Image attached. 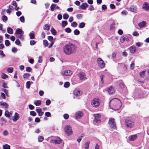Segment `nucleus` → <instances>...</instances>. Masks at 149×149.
Segmentation results:
<instances>
[{
  "instance_id": "obj_1",
  "label": "nucleus",
  "mask_w": 149,
  "mask_h": 149,
  "mask_svg": "<svg viewBox=\"0 0 149 149\" xmlns=\"http://www.w3.org/2000/svg\"><path fill=\"white\" fill-rule=\"evenodd\" d=\"M77 48V46L75 44L69 43L64 46L63 47V51L66 54L70 55L75 53Z\"/></svg>"
},
{
  "instance_id": "obj_2",
  "label": "nucleus",
  "mask_w": 149,
  "mask_h": 149,
  "mask_svg": "<svg viewBox=\"0 0 149 149\" xmlns=\"http://www.w3.org/2000/svg\"><path fill=\"white\" fill-rule=\"evenodd\" d=\"M122 105L120 101L117 98L111 100L109 102V106L112 109L116 110L120 108Z\"/></svg>"
},
{
  "instance_id": "obj_3",
  "label": "nucleus",
  "mask_w": 149,
  "mask_h": 149,
  "mask_svg": "<svg viewBox=\"0 0 149 149\" xmlns=\"http://www.w3.org/2000/svg\"><path fill=\"white\" fill-rule=\"evenodd\" d=\"M64 130L65 134L67 136H70L73 134L72 127L70 125L66 126L64 128Z\"/></svg>"
},
{
  "instance_id": "obj_4",
  "label": "nucleus",
  "mask_w": 149,
  "mask_h": 149,
  "mask_svg": "<svg viewBox=\"0 0 149 149\" xmlns=\"http://www.w3.org/2000/svg\"><path fill=\"white\" fill-rule=\"evenodd\" d=\"M100 104V101L98 98H94L93 99L91 102V105L95 107H97Z\"/></svg>"
},
{
  "instance_id": "obj_5",
  "label": "nucleus",
  "mask_w": 149,
  "mask_h": 149,
  "mask_svg": "<svg viewBox=\"0 0 149 149\" xmlns=\"http://www.w3.org/2000/svg\"><path fill=\"white\" fill-rule=\"evenodd\" d=\"M125 124L127 127L131 128L134 126V123L132 121L127 119L125 120Z\"/></svg>"
},
{
  "instance_id": "obj_6",
  "label": "nucleus",
  "mask_w": 149,
  "mask_h": 149,
  "mask_svg": "<svg viewBox=\"0 0 149 149\" xmlns=\"http://www.w3.org/2000/svg\"><path fill=\"white\" fill-rule=\"evenodd\" d=\"M50 142L52 143L58 144L62 142V140L58 137H55L54 138L51 140Z\"/></svg>"
},
{
  "instance_id": "obj_7",
  "label": "nucleus",
  "mask_w": 149,
  "mask_h": 149,
  "mask_svg": "<svg viewBox=\"0 0 149 149\" xmlns=\"http://www.w3.org/2000/svg\"><path fill=\"white\" fill-rule=\"evenodd\" d=\"M72 74V72L70 70H66L63 71L61 73V74L63 76H71Z\"/></svg>"
},
{
  "instance_id": "obj_8",
  "label": "nucleus",
  "mask_w": 149,
  "mask_h": 149,
  "mask_svg": "<svg viewBox=\"0 0 149 149\" xmlns=\"http://www.w3.org/2000/svg\"><path fill=\"white\" fill-rule=\"evenodd\" d=\"M108 124L110 127L114 129L116 128V125L114 121V120L113 118H110L109 119Z\"/></svg>"
},
{
  "instance_id": "obj_9",
  "label": "nucleus",
  "mask_w": 149,
  "mask_h": 149,
  "mask_svg": "<svg viewBox=\"0 0 149 149\" xmlns=\"http://www.w3.org/2000/svg\"><path fill=\"white\" fill-rule=\"evenodd\" d=\"M97 62L98 65L100 68H103L104 66V63L103 60L100 58H97Z\"/></svg>"
},
{
  "instance_id": "obj_10",
  "label": "nucleus",
  "mask_w": 149,
  "mask_h": 149,
  "mask_svg": "<svg viewBox=\"0 0 149 149\" xmlns=\"http://www.w3.org/2000/svg\"><path fill=\"white\" fill-rule=\"evenodd\" d=\"M78 76L81 80H83L86 79L85 74L83 72H80L78 74Z\"/></svg>"
},
{
  "instance_id": "obj_11",
  "label": "nucleus",
  "mask_w": 149,
  "mask_h": 149,
  "mask_svg": "<svg viewBox=\"0 0 149 149\" xmlns=\"http://www.w3.org/2000/svg\"><path fill=\"white\" fill-rule=\"evenodd\" d=\"M142 8L145 11L149 12V4L147 3H145L143 4Z\"/></svg>"
},
{
  "instance_id": "obj_12",
  "label": "nucleus",
  "mask_w": 149,
  "mask_h": 149,
  "mask_svg": "<svg viewBox=\"0 0 149 149\" xmlns=\"http://www.w3.org/2000/svg\"><path fill=\"white\" fill-rule=\"evenodd\" d=\"M95 121L97 123H99L100 122V118L101 116L99 114H96L95 115Z\"/></svg>"
},
{
  "instance_id": "obj_13",
  "label": "nucleus",
  "mask_w": 149,
  "mask_h": 149,
  "mask_svg": "<svg viewBox=\"0 0 149 149\" xmlns=\"http://www.w3.org/2000/svg\"><path fill=\"white\" fill-rule=\"evenodd\" d=\"M19 118V114L17 113L16 112L15 114L14 117H12V120L14 121H16Z\"/></svg>"
},
{
  "instance_id": "obj_14",
  "label": "nucleus",
  "mask_w": 149,
  "mask_h": 149,
  "mask_svg": "<svg viewBox=\"0 0 149 149\" xmlns=\"http://www.w3.org/2000/svg\"><path fill=\"white\" fill-rule=\"evenodd\" d=\"M83 115V113L81 112L78 111L75 114V117L77 119H79Z\"/></svg>"
},
{
  "instance_id": "obj_15",
  "label": "nucleus",
  "mask_w": 149,
  "mask_h": 149,
  "mask_svg": "<svg viewBox=\"0 0 149 149\" xmlns=\"http://www.w3.org/2000/svg\"><path fill=\"white\" fill-rule=\"evenodd\" d=\"M130 52L132 54L134 53L136 51V49L135 46H131L129 48Z\"/></svg>"
},
{
  "instance_id": "obj_16",
  "label": "nucleus",
  "mask_w": 149,
  "mask_h": 149,
  "mask_svg": "<svg viewBox=\"0 0 149 149\" xmlns=\"http://www.w3.org/2000/svg\"><path fill=\"white\" fill-rule=\"evenodd\" d=\"M108 92L109 94H112L115 93V90L112 87L110 86L108 90Z\"/></svg>"
},
{
  "instance_id": "obj_17",
  "label": "nucleus",
  "mask_w": 149,
  "mask_h": 149,
  "mask_svg": "<svg viewBox=\"0 0 149 149\" xmlns=\"http://www.w3.org/2000/svg\"><path fill=\"white\" fill-rule=\"evenodd\" d=\"M88 5L86 3H84L80 6V9L83 10H85L88 7Z\"/></svg>"
},
{
  "instance_id": "obj_18",
  "label": "nucleus",
  "mask_w": 149,
  "mask_h": 149,
  "mask_svg": "<svg viewBox=\"0 0 149 149\" xmlns=\"http://www.w3.org/2000/svg\"><path fill=\"white\" fill-rule=\"evenodd\" d=\"M73 93L74 95L76 96H79L81 94L80 91L78 89H75L74 90V91Z\"/></svg>"
},
{
  "instance_id": "obj_19",
  "label": "nucleus",
  "mask_w": 149,
  "mask_h": 149,
  "mask_svg": "<svg viewBox=\"0 0 149 149\" xmlns=\"http://www.w3.org/2000/svg\"><path fill=\"white\" fill-rule=\"evenodd\" d=\"M36 111L39 116H42L44 114V112L42 111L41 109H36Z\"/></svg>"
},
{
  "instance_id": "obj_20",
  "label": "nucleus",
  "mask_w": 149,
  "mask_h": 149,
  "mask_svg": "<svg viewBox=\"0 0 149 149\" xmlns=\"http://www.w3.org/2000/svg\"><path fill=\"white\" fill-rule=\"evenodd\" d=\"M137 137V136L136 134L131 135L129 136V140L130 141H133L135 140Z\"/></svg>"
},
{
  "instance_id": "obj_21",
  "label": "nucleus",
  "mask_w": 149,
  "mask_h": 149,
  "mask_svg": "<svg viewBox=\"0 0 149 149\" xmlns=\"http://www.w3.org/2000/svg\"><path fill=\"white\" fill-rule=\"evenodd\" d=\"M129 10L132 12H135L137 10V8L135 6H131L130 7Z\"/></svg>"
},
{
  "instance_id": "obj_22",
  "label": "nucleus",
  "mask_w": 149,
  "mask_h": 149,
  "mask_svg": "<svg viewBox=\"0 0 149 149\" xmlns=\"http://www.w3.org/2000/svg\"><path fill=\"white\" fill-rule=\"evenodd\" d=\"M0 105L4 106L6 108H8V105L6 102H0Z\"/></svg>"
},
{
  "instance_id": "obj_23",
  "label": "nucleus",
  "mask_w": 149,
  "mask_h": 149,
  "mask_svg": "<svg viewBox=\"0 0 149 149\" xmlns=\"http://www.w3.org/2000/svg\"><path fill=\"white\" fill-rule=\"evenodd\" d=\"M30 38L31 39H33L35 38V35L33 31L31 32L29 34Z\"/></svg>"
},
{
  "instance_id": "obj_24",
  "label": "nucleus",
  "mask_w": 149,
  "mask_h": 149,
  "mask_svg": "<svg viewBox=\"0 0 149 149\" xmlns=\"http://www.w3.org/2000/svg\"><path fill=\"white\" fill-rule=\"evenodd\" d=\"M146 24V22L144 21H143L142 22L139 23V26L141 28L144 27L145 26Z\"/></svg>"
},
{
  "instance_id": "obj_25",
  "label": "nucleus",
  "mask_w": 149,
  "mask_h": 149,
  "mask_svg": "<svg viewBox=\"0 0 149 149\" xmlns=\"http://www.w3.org/2000/svg\"><path fill=\"white\" fill-rule=\"evenodd\" d=\"M7 32L10 34H12L13 33V30L11 28L8 27L7 29Z\"/></svg>"
},
{
  "instance_id": "obj_26",
  "label": "nucleus",
  "mask_w": 149,
  "mask_h": 149,
  "mask_svg": "<svg viewBox=\"0 0 149 149\" xmlns=\"http://www.w3.org/2000/svg\"><path fill=\"white\" fill-rule=\"evenodd\" d=\"M104 77V75H102L100 76V83L101 84H103L104 83V81L103 80Z\"/></svg>"
},
{
  "instance_id": "obj_27",
  "label": "nucleus",
  "mask_w": 149,
  "mask_h": 149,
  "mask_svg": "<svg viewBox=\"0 0 149 149\" xmlns=\"http://www.w3.org/2000/svg\"><path fill=\"white\" fill-rule=\"evenodd\" d=\"M38 141L39 142H42L44 139V137L42 136H39L38 138Z\"/></svg>"
},
{
  "instance_id": "obj_28",
  "label": "nucleus",
  "mask_w": 149,
  "mask_h": 149,
  "mask_svg": "<svg viewBox=\"0 0 149 149\" xmlns=\"http://www.w3.org/2000/svg\"><path fill=\"white\" fill-rule=\"evenodd\" d=\"M90 144V141H87L84 144L85 149H88Z\"/></svg>"
},
{
  "instance_id": "obj_29",
  "label": "nucleus",
  "mask_w": 149,
  "mask_h": 149,
  "mask_svg": "<svg viewBox=\"0 0 149 149\" xmlns=\"http://www.w3.org/2000/svg\"><path fill=\"white\" fill-rule=\"evenodd\" d=\"M34 104L36 106H38L41 104V101L40 100H37L36 101H35Z\"/></svg>"
},
{
  "instance_id": "obj_30",
  "label": "nucleus",
  "mask_w": 149,
  "mask_h": 149,
  "mask_svg": "<svg viewBox=\"0 0 149 149\" xmlns=\"http://www.w3.org/2000/svg\"><path fill=\"white\" fill-rule=\"evenodd\" d=\"M22 32V30L20 29H17L16 31L15 34H21Z\"/></svg>"
},
{
  "instance_id": "obj_31",
  "label": "nucleus",
  "mask_w": 149,
  "mask_h": 149,
  "mask_svg": "<svg viewBox=\"0 0 149 149\" xmlns=\"http://www.w3.org/2000/svg\"><path fill=\"white\" fill-rule=\"evenodd\" d=\"M52 34L54 35H56V31L53 28H52L51 30Z\"/></svg>"
},
{
  "instance_id": "obj_32",
  "label": "nucleus",
  "mask_w": 149,
  "mask_h": 149,
  "mask_svg": "<svg viewBox=\"0 0 149 149\" xmlns=\"http://www.w3.org/2000/svg\"><path fill=\"white\" fill-rule=\"evenodd\" d=\"M3 149H10V146L7 144H5L3 146Z\"/></svg>"
},
{
  "instance_id": "obj_33",
  "label": "nucleus",
  "mask_w": 149,
  "mask_h": 149,
  "mask_svg": "<svg viewBox=\"0 0 149 149\" xmlns=\"http://www.w3.org/2000/svg\"><path fill=\"white\" fill-rule=\"evenodd\" d=\"M8 76L4 73H2L1 74V77L3 79H5L7 78H8Z\"/></svg>"
},
{
  "instance_id": "obj_34",
  "label": "nucleus",
  "mask_w": 149,
  "mask_h": 149,
  "mask_svg": "<svg viewBox=\"0 0 149 149\" xmlns=\"http://www.w3.org/2000/svg\"><path fill=\"white\" fill-rule=\"evenodd\" d=\"M74 33L75 35H78L80 33V31L77 29H75L74 31Z\"/></svg>"
},
{
  "instance_id": "obj_35",
  "label": "nucleus",
  "mask_w": 149,
  "mask_h": 149,
  "mask_svg": "<svg viewBox=\"0 0 149 149\" xmlns=\"http://www.w3.org/2000/svg\"><path fill=\"white\" fill-rule=\"evenodd\" d=\"M125 40V36H122L120 38V41L121 42L123 43Z\"/></svg>"
},
{
  "instance_id": "obj_36",
  "label": "nucleus",
  "mask_w": 149,
  "mask_h": 149,
  "mask_svg": "<svg viewBox=\"0 0 149 149\" xmlns=\"http://www.w3.org/2000/svg\"><path fill=\"white\" fill-rule=\"evenodd\" d=\"M13 68H7V71L8 72L11 73L13 72Z\"/></svg>"
},
{
  "instance_id": "obj_37",
  "label": "nucleus",
  "mask_w": 149,
  "mask_h": 149,
  "mask_svg": "<svg viewBox=\"0 0 149 149\" xmlns=\"http://www.w3.org/2000/svg\"><path fill=\"white\" fill-rule=\"evenodd\" d=\"M49 29V25L46 24L44 28V29L45 30L48 31Z\"/></svg>"
},
{
  "instance_id": "obj_38",
  "label": "nucleus",
  "mask_w": 149,
  "mask_h": 149,
  "mask_svg": "<svg viewBox=\"0 0 149 149\" xmlns=\"http://www.w3.org/2000/svg\"><path fill=\"white\" fill-rule=\"evenodd\" d=\"M85 24L84 22H81L79 25V27L80 28H82L85 26Z\"/></svg>"
},
{
  "instance_id": "obj_39",
  "label": "nucleus",
  "mask_w": 149,
  "mask_h": 149,
  "mask_svg": "<svg viewBox=\"0 0 149 149\" xmlns=\"http://www.w3.org/2000/svg\"><path fill=\"white\" fill-rule=\"evenodd\" d=\"M56 7V5L54 4H52L50 8L51 10L52 11H53L54 10V8H55Z\"/></svg>"
},
{
  "instance_id": "obj_40",
  "label": "nucleus",
  "mask_w": 149,
  "mask_h": 149,
  "mask_svg": "<svg viewBox=\"0 0 149 149\" xmlns=\"http://www.w3.org/2000/svg\"><path fill=\"white\" fill-rule=\"evenodd\" d=\"M30 82L29 81L27 82L26 84V88L27 89H29L30 88L31 85Z\"/></svg>"
},
{
  "instance_id": "obj_41",
  "label": "nucleus",
  "mask_w": 149,
  "mask_h": 149,
  "mask_svg": "<svg viewBox=\"0 0 149 149\" xmlns=\"http://www.w3.org/2000/svg\"><path fill=\"white\" fill-rule=\"evenodd\" d=\"M119 86L121 88H123L125 87V85L124 83L122 82H120L119 84Z\"/></svg>"
},
{
  "instance_id": "obj_42",
  "label": "nucleus",
  "mask_w": 149,
  "mask_h": 149,
  "mask_svg": "<svg viewBox=\"0 0 149 149\" xmlns=\"http://www.w3.org/2000/svg\"><path fill=\"white\" fill-rule=\"evenodd\" d=\"M30 76V75L28 73H25L23 75V77L24 79L28 78Z\"/></svg>"
},
{
  "instance_id": "obj_43",
  "label": "nucleus",
  "mask_w": 149,
  "mask_h": 149,
  "mask_svg": "<svg viewBox=\"0 0 149 149\" xmlns=\"http://www.w3.org/2000/svg\"><path fill=\"white\" fill-rule=\"evenodd\" d=\"M5 115L6 117H9L10 116V115L9 114V113L7 111H5Z\"/></svg>"
},
{
  "instance_id": "obj_44",
  "label": "nucleus",
  "mask_w": 149,
  "mask_h": 149,
  "mask_svg": "<svg viewBox=\"0 0 149 149\" xmlns=\"http://www.w3.org/2000/svg\"><path fill=\"white\" fill-rule=\"evenodd\" d=\"M43 44L46 47L48 45V42L46 40H44L43 41Z\"/></svg>"
},
{
  "instance_id": "obj_45",
  "label": "nucleus",
  "mask_w": 149,
  "mask_h": 149,
  "mask_svg": "<svg viewBox=\"0 0 149 149\" xmlns=\"http://www.w3.org/2000/svg\"><path fill=\"white\" fill-rule=\"evenodd\" d=\"M8 133L6 130H5L3 132V135L4 136H7L8 135Z\"/></svg>"
},
{
  "instance_id": "obj_46",
  "label": "nucleus",
  "mask_w": 149,
  "mask_h": 149,
  "mask_svg": "<svg viewBox=\"0 0 149 149\" xmlns=\"http://www.w3.org/2000/svg\"><path fill=\"white\" fill-rule=\"evenodd\" d=\"M70 85L69 82H66L64 84V87L65 88L68 87Z\"/></svg>"
},
{
  "instance_id": "obj_47",
  "label": "nucleus",
  "mask_w": 149,
  "mask_h": 149,
  "mask_svg": "<svg viewBox=\"0 0 149 149\" xmlns=\"http://www.w3.org/2000/svg\"><path fill=\"white\" fill-rule=\"evenodd\" d=\"M30 114L31 116H35L36 115V113L34 111H30Z\"/></svg>"
},
{
  "instance_id": "obj_48",
  "label": "nucleus",
  "mask_w": 149,
  "mask_h": 149,
  "mask_svg": "<svg viewBox=\"0 0 149 149\" xmlns=\"http://www.w3.org/2000/svg\"><path fill=\"white\" fill-rule=\"evenodd\" d=\"M17 51V48L13 47L12 49V51L14 53H15Z\"/></svg>"
},
{
  "instance_id": "obj_49",
  "label": "nucleus",
  "mask_w": 149,
  "mask_h": 149,
  "mask_svg": "<svg viewBox=\"0 0 149 149\" xmlns=\"http://www.w3.org/2000/svg\"><path fill=\"white\" fill-rule=\"evenodd\" d=\"M63 118L65 119H67L69 117V116L68 114H65L63 115Z\"/></svg>"
},
{
  "instance_id": "obj_50",
  "label": "nucleus",
  "mask_w": 149,
  "mask_h": 149,
  "mask_svg": "<svg viewBox=\"0 0 149 149\" xmlns=\"http://www.w3.org/2000/svg\"><path fill=\"white\" fill-rule=\"evenodd\" d=\"M65 31L68 33H70L71 31V30L69 28H66L65 30Z\"/></svg>"
},
{
  "instance_id": "obj_51",
  "label": "nucleus",
  "mask_w": 149,
  "mask_h": 149,
  "mask_svg": "<svg viewBox=\"0 0 149 149\" xmlns=\"http://www.w3.org/2000/svg\"><path fill=\"white\" fill-rule=\"evenodd\" d=\"M10 44V42L8 40H6L5 41V45L6 46H9Z\"/></svg>"
},
{
  "instance_id": "obj_52",
  "label": "nucleus",
  "mask_w": 149,
  "mask_h": 149,
  "mask_svg": "<svg viewBox=\"0 0 149 149\" xmlns=\"http://www.w3.org/2000/svg\"><path fill=\"white\" fill-rule=\"evenodd\" d=\"M42 57L41 56H40L39 57L38 62L39 63H41L42 61Z\"/></svg>"
},
{
  "instance_id": "obj_53",
  "label": "nucleus",
  "mask_w": 149,
  "mask_h": 149,
  "mask_svg": "<svg viewBox=\"0 0 149 149\" xmlns=\"http://www.w3.org/2000/svg\"><path fill=\"white\" fill-rule=\"evenodd\" d=\"M30 43L31 45H33L36 43V42L34 40H31L30 41Z\"/></svg>"
},
{
  "instance_id": "obj_54",
  "label": "nucleus",
  "mask_w": 149,
  "mask_h": 149,
  "mask_svg": "<svg viewBox=\"0 0 149 149\" xmlns=\"http://www.w3.org/2000/svg\"><path fill=\"white\" fill-rule=\"evenodd\" d=\"M142 44V43H141L139 42H137L136 43V45L138 47H141Z\"/></svg>"
},
{
  "instance_id": "obj_55",
  "label": "nucleus",
  "mask_w": 149,
  "mask_h": 149,
  "mask_svg": "<svg viewBox=\"0 0 149 149\" xmlns=\"http://www.w3.org/2000/svg\"><path fill=\"white\" fill-rule=\"evenodd\" d=\"M77 24L75 22H73L71 24L73 27H75L77 26Z\"/></svg>"
},
{
  "instance_id": "obj_56",
  "label": "nucleus",
  "mask_w": 149,
  "mask_h": 149,
  "mask_svg": "<svg viewBox=\"0 0 149 149\" xmlns=\"http://www.w3.org/2000/svg\"><path fill=\"white\" fill-rule=\"evenodd\" d=\"M134 67V63H132L130 65V68L131 70H133Z\"/></svg>"
},
{
  "instance_id": "obj_57",
  "label": "nucleus",
  "mask_w": 149,
  "mask_h": 149,
  "mask_svg": "<svg viewBox=\"0 0 149 149\" xmlns=\"http://www.w3.org/2000/svg\"><path fill=\"white\" fill-rule=\"evenodd\" d=\"M69 17V16L68 15L66 14H65L63 15V19H68Z\"/></svg>"
},
{
  "instance_id": "obj_58",
  "label": "nucleus",
  "mask_w": 149,
  "mask_h": 149,
  "mask_svg": "<svg viewBox=\"0 0 149 149\" xmlns=\"http://www.w3.org/2000/svg\"><path fill=\"white\" fill-rule=\"evenodd\" d=\"M51 103V101L49 100H47L46 101V104L49 105Z\"/></svg>"
},
{
  "instance_id": "obj_59",
  "label": "nucleus",
  "mask_w": 149,
  "mask_h": 149,
  "mask_svg": "<svg viewBox=\"0 0 149 149\" xmlns=\"http://www.w3.org/2000/svg\"><path fill=\"white\" fill-rule=\"evenodd\" d=\"M48 39L49 41L52 42L53 38L52 36H49L48 37Z\"/></svg>"
},
{
  "instance_id": "obj_60",
  "label": "nucleus",
  "mask_w": 149,
  "mask_h": 149,
  "mask_svg": "<svg viewBox=\"0 0 149 149\" xmlns=\"http://www.w3.org/2000/svg\"><path fill=\"white\" fill-rule=\"evenodd\" d=\"M45 115L47 117H50L51 116V113L49 112H47L45 113Z\"/></svg>"
},
{
  "instance_id": "obj_61",
  "label": "nucleus",
  "mask_w": 149,
  "mask_h": 149,
  "mask_svg": "<svg viewBox=\"0 0 149 149\" xmlns=\"http://www.w3.org/2000/svg\"><path fill=\"white\" fill-rule=\"evenodd\" d=\"M121 14L124 15H126L127 14V12L125 10H124L121 12Z\"/></svg>"
},
{
  "instance_id": "obj_62",
  "label": "nucleus",
  "mask_w": 149,
  "mask_h": 149,
  "mask_svg": "<svg viewBox=\"0 0 149 149\" xmlns=\"http://www.w3.org/2000/svg\"><path fill=\"white\" fill-rule=\"evenodd\" d=\"M26 70L27 72H30L31 71L32 69L29 67H27L26 68Z\"/></svg>"
},
{
  "instance_id": "obj_63",
  "label": "nucleus",
  "mask_w": 149,
  "mask_h": 149,
  "mask_svg": "<svg viewBox=\"0 0 149 149\" xmlns=\"http://www.w3.org/2000/svg\"><path fill=\"white\" fill-rule=\"evenodd\" d=\"M62 26H65L67 25V22L66 21H63L62 22Z\"/></svg>"
},
{
  "instance_id": "obj_64",
  "label": "nucleus",
  "mask_w": 149,
  "mask_h": 149,
  "mask_svg": "<svg viewBox=\"0 0 149 149\" xmlns=\"http://www.w3.org/2000/svg\"><path fill=\"white\" fill-rule=\"evenodd\" d=\"M110 7L111 9H114L115 8V6L113 4H111L110 5Z\"/></svg>"
}]
</instances>
